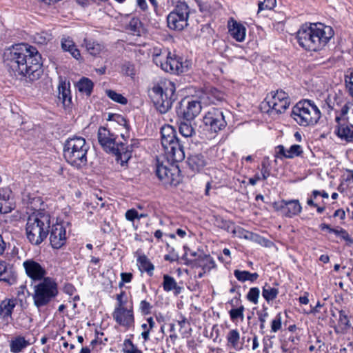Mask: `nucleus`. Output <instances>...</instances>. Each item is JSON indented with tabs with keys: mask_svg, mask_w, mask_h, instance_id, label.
I'll list each match as a JSON object with an SVG mask.
<instances>
[{
	"mask_svg": "<svg viewBox=\"0 0 353 353\" xmlns=\"http://www.w3.org/2000/svg\"><path fill=\"white\" fill-rule=\"evenodd\" d=\"M4 61L15 77H26L30 81L41 74V56L36 48L26 43H19L4 52Z\"/></svg>",
	"mask_w": 353,
	"mask_h": 353,
	"instance_id": "nucleus-1",
	"label": "nucleus"
},
{
	"mask_svg": "<svg viewBox=\"0 0 353 353\" xmlns=\"http://www.w3.org/2000/svg\"><path fill=\"white\" fill-rule=\"evenodd\" d=\"M50 228V215L44 211H37L28 219L27 238L32 245H38L47 237Z\"/></svg>",
	"mask_w": 353,
	"mask_h": 353,
	"instance_id": "nucleus-2",
	"label": "nucleus"
},
{
	"mask_svg": "<svg viewBox=\"0 0 353 353\" xmlns=\"http://www.w3.org/2000/svg\"><path fill=\"white\" fill-rule=\"evenodd\" d=\"M89 145L84 138L73 137L68 138L64 143L63 157L66 161L77 168L87 164V153Z\"/></svg>",
	"mask_w": 353,
	"mask_h": 353,
	"instance_id": "nucleus-3",
	"label": "nucleus"
},
{
	"mask_svg": "<svg viewBox=\"0 0 353 353\" xmlns=\"http://www.w3.org/2000/svg\"><path fill=\"white\" fill-rule=\"evenodd\" d=\"M291 117L301 126H314L321 117V112L312 100L302 99L292 108Z\"/></svg>",
	"mask_w": 353,
	"mask_h": 353,
	"instance_id": "nucleus-4",
	"label": "nucleus"
},
{
	"mask_svg": "<svg viewBox=\"0 0 353 353\" xmlns=\"http://www.w3.org/2000/svg\"><path fill=\"white\" fill-rule=\"evenodd\" d=\"M161 145L168 159L179 162L184 159V143L176 136L175 129L170 125H165L161 129Z\"/></svg>",
	"mask_w": 353,
	"mask_h": 353,
	"instance_id": "nucleus-5",
	"label": "nucleus"
},
{
	"mask_svg": "<svg viewBox=\"0 0 353 353\" xmlns=\"http://www.w3.org/2000/svg\"><path fill=\"white\" fill-rule=\"evenodd\" d=\"M175 85L170 81H163L152 88V100L156 109L161 114L166 113L176 99Z\"/></svg>",
	"mask_w": 353,
	"mask_h": 353,
	"instance_id": "nucleus-6",
	"label": "nucleus"
},
{
	"mask_svg": "<svg viewBox=\"0 0 353 353\" xmlns=\"http://www.w3.org/2000/svg\"><path fill=\"white\" fill-rule=\"evenodd\" d=\"M98 141L103 149L108 153L117 156V160L121 161L123 165L130 158V150L124 148V143L116 141V135L105 127H100L97 133Z\"/></svg>",
	"mask_w": 353,
	"mask_h": 353,
	"instance_id": "nucleus-7",
	"label": "nucleus"
},
{
	"mask_svg": "<svg viewBox=\"0 0 353 353\" xmlns=\"http://www.w3.org/2000/svg\"><path fill=\"white\" fill-rule=\"evenodd\" d=\"M152 60L165 72L177 74L183 72L181 58L166 48H154Z\"/></svg>",
	"mask_w": 353,
	"mask_h": 353,
	"instance_id": "nucleus-8",
	"label": "nucleus"
},
{
	"mask_svg": "<svg viewBox=\"0 0 353 353\" xmlns=\"http://www.w3.org/2000/svg\"><path fill=\"white\" fill-rule=\"evenodd\" d=\"M58 294V285L51 277H46L34 286V304L37 308L47 305Z\"/></svg>",
	"mask_w": 353,
	"mask_h": 353,
	"instance_id": "nucleus-9",
	"label": "nucleus"
},
{
	"mask_svg": "<svg viewBox=\"0 0 353 353\" xmlns=\"http://www.w3.org/2000/svg\"><path fill=\"white\" fill-rule=\"evenodd\" d=\"M312 39L307 51L321 50L334 37V32L331 26L323 23H313Z\"/></svg>",
	"mask_w": 353,
	"mask_h": 353,
	"instance_id": "nucleus-10",
	"label": "nucleus"
},
{
	"mask_svg": "<svg viewBox=\"0 0 353 353\" xmlns=\"http://www.w3.org/2000/svg\"><path fill=\"white\" fill-rule=\"evenodd\" d=\"M190 8L185 2H179L168 15L167 23L170 29L181 31L188 26Z\"/></svg>",
	"mask_w": 353,
	"mask_h": 353,
	"instance_id": "nucleus-11",
	"label": "nucleus"
},
{
	"mask_svg": "<svg viewBox=\"0 0 353 353\" xmlns=\"http://www.w3.org/2000/svg\"><path fill=\"white\" fill-rule=\"evenodd\" d=\"M334 102L332 103L331 100L328 98L327 103L328 107L334 110L335 112V121L336 124L347 121L348 117L347 114L352 103L349 101L344 100L342 97L337 96L336 94L334 96Z\"/></svg>",
	"mask_w": 353,
	"mask_h": 353,
	"instance_id": "nucleus-12",
	"label": "nucleus"
},
{
	"mask_svg": "<svg viewBox=\"0 0 353 353\" xmlns=\"http://www.w3.org/2000/svg\"><path fill=\"white\" fill-rule=\"evenodd\" d=\"M203 121L208 130L215 133L223 130L227 125L223 112L214 108L208 110Z\"/></svg>",
	"mask_w": 353,
	"mask_h": 353,
	"instance_id": "nucleus-13",
	"label": "nucleus"
},
{
	"mask_svg": "<svg viewBox=\"0 0 353 353\" xmlns=\"http://www.w3.org/2000/svg\"><path fill=\"white\" fill-rule=\"evenodd\" d=\"M112 318L120 326L128 330L134 326V316L133 305L129 308L114 310Z\"/></svg>",
	"mask_w": 353,
	"mask_h": 353,
	"instance_id": "nucleus-14",
	"label": "nucleus"
},
{
	"mask_svg": "<svg viewBox=\"0 0 353 353\" xmlns=\"http://www.w3.org/2000/svg\"><path fill=\"white\" fill-rule=\"evenodd\" d=\"M49 233L50 245L54 249H59L65 244L66 229L63 223L53 224Z\"/></svg>",
	"mask_w": 353,
	"mask_h": 353,
	"instance_id": "nucleus-15",
	"label": "nucleus"
},
{
	"mask_svg": "<svg viewBox=\"0 0 353 353\" xmlns=\"http://www.w3.org/2000/svg\"><path fill=\"white\" fill-rule=\"evenodd\" d=\"M23 266L26 274L32 281H42L46 278L47 272L43 266L33 259H28L23 261Z\"/></svg>",
	"mask_w": 353,
	"mask_h": 353,
	"instance_id": "nucleus-16",
	"label": "nucleus"
},
{
	"mask_svg": "<svg viewBox=\"0 0 353 353\" xmlns=\"http://www.w3.org/2000/svg\"><path fill=\"white\" fill-rule=\"evenodd\" d=\"M185 264L191 265L192 268H201L204 272H208L215 267L214 259L210 256L205 254H199L197 258L190 259L187 258V254L184 256Z\"/></svg>",
	"mask_w": 353,
	"mask_h": 353,
	"instance_id": "nucleus-17",
	"label": "nucleus"
},
{
	"mask_svg": "<svg viewBox=\"0 0 353 353\" xmlns=\"http://www.w3.org/2000/svg\"><path fill=\"white\" fill-rule=\"evenodd\" d=\"M313 23L303 25L296 32L298 43L303 49L307 51L312 39Z\"/></svg>",
	"mask_w": 353,
	"mask_h": 353,
	"instance_id": "nucleus-18",
	"label": "nucleus"
},
{
	"mask_svg": "<svg viewBox=\"0 0 353 353\" xmlns=\"http://www.w3.org/2000/svg\"><path fill=\"white\" fill-rule=\"evenodd\" d=\"M15 207L12 193L9 188L0 189V213L10 212Z\"/></svg>",
	"mask_w": 353,
	"mask_h": 353,
	"instance_id": "nucleus-19",
	"label": "nucleus"
},
{
	"mask_svg": "<svg viewBox=\"0 0 353 353\" xmlns=\"http://www.w3.org/2000/svg\"><path fill=\"white\" fill-rule=\"evenodd\" d=\"M203 101L190 99L187 101L186 105L183 110V117L187 121L194 119L199 114L202 110Z\"/></svg>",
	"mask_w": 353,
	"mask_h": 353,
	"instance_id": "nucleus-20",
	"label": "nucleus"
},
{
	"mask_svg": "<svg viewBox=\"0 0 353 353\" xmlns=\"http://www.w3.org/2000/svg\"><path fill=\"white\" fill-rule=\"evenodd\" d=\"M17 281V273L12 265L3 261H0V281L13 285Z\"/></svg>",
	"mask_w": 353,
	"mask_h": 353,
	"instance_id": "nucleus-21",
	"label": "nucleus"
},
{
	"mask_svg": "<svg viewBox=\"0 0 353 353\" xmlns=\"http://www.w3.org/2000/svg\"><path fill=\"white\" fill-rule=\"evenodd\" d=\"M228 28L229 33L236 41L241 42L245 39L246 32L245 26L237 22L234 18H230L228 20Z\"/></svg>",
	"mask_w": 353,
	"mask_h": 353,
	"instance_id": "nucleus-22",
	"label": "nucleus"
},
{
	"mask_svg": "<svg viewBox=\"0 0 353 353\" xmlns=\"http://www.w3.org/2000/svg\"><path fill=\"white\" fill-rule=\"evenodd\" d=\"M334 132L341 139L353 142V124L348 121L336 124Z\"/></svg>",
	"mask_w": 353,
	"mask_h": 353,
	"instance_id": "nucleus-23",
	"label": "nucleus"
},
{
	"mask_svg": "<svg viewBox=\"0 0 353 353\" xmlns=\"http://www.w3.org/2000/svg\"><path fill=\"white\" fill-rule=\"evenodd\" d=\"M70 82L60 80L58 86L59 91V99L62 101L63 105L65 107H68L72 102L71 92H70Z\"/></svg>",
	"mask_w": 353,
	"mask_h": 353,
	"instance_id": "nucleus-24",
	"label": "nucleus"
},
{
	"mask_svg": "<svg viewBox=\"0 0 353 353\" xmlns=\"http://www.w3.org/2000/svg\"><path fill=\"white\" fill-rule=\"evenodd\" d=\"M266 103L269 107L268 110H266V114L270 117H274V116H278L279 114H281L289 107L290 101H282L279 102L268 101Z\"/></svg>",
	"mask_w": 353,
	"mask_h": 353,
	"instance_id": "nucleus-25",
	"label": "nucleus"
},
{
	"mask_svg": "<svg viewBox=\"0 0 353 353\" xmlns=\"http://www.w3.org/2000/svg\"><path fill=\"white\" fill-rule=\"evenodd\" d=\"M189 168L194 172H200L207 164L205 157L201 154H192L187 160Z\"/></svg>",
	"mask_w": 353,
	"mask_h": 353,
	"instance_id": "nucleus-26",
	"label": "nucleus"
},
{
	"mask_svg": "<svg viewBox=\"0 0 353 353\" xmlns=\"http://www.w3.org/2000/svg\"><path fill=\"white\" fill-rule=\"evenodd\" d=\"M179 170L176 167L172 165L169 168L168 172L165 174L160 176L159 179L165 185H176L179 183Z\"/></svg>",
	"mask_w": 353,
	"mask_h": 353,
	"instance_id": "nucleus-27",
	"label": "nucleus"
},
{
	"mask_svg": "<svg viewBox=\"0 0 353 353\" xmlns=\"http://www.w3.org/2000/svg\"><path fill=\"white\" fill-rule=\"evenodd\" d=\"M302 207L299 200L293 199L285 201L284 206V214L287 217H292L301 212Z\"/></svg>",
	"mask_w": 353,
	"mask_h": 353,
	"instance_id": "nucleus-28",
	"label": "nucleus"
},
{
	"mask_svg": "<svg viewBox=\"0 0 353 353\" xmlns=\"http://www.w3.org/2000/svg\"><path fill=\"white\" fill-rule=\"evenodd\" d=\"M16 306L14 299H5L0 303V316L3 319L11 318L12 311Z\"/></svg>",
	"mask_w": 353,
	"mask_h": 353,
	"instance_id": "nucleus-29",
	"label": "nucleus"
},
{
	"mask_svg": "<svg viewBox=\"0 0 353 353\" xmlns=\"http://www.w3.org/2000/svg\"><path fill=\"white\" fill-rule=\"evenodd\" d=\"M30 345L23 336H18L10 341V350L12 353H19Z\"/></svg>",
	"mask_w": 353,
	"mask_h": 353,
	"instance_id": "nucleus-30",
	"label": "nucleus"
},
{
	"mask_svg": "<svg viewBox=\"0 0 353 353\" xmlns=\"http://www.w3.org/2000/svg\"><path fill=\"white\" fill-rule=\"evenodd\" d=\"M223 99L224 94L223 92L215 88H212L208 92L205 93L201 99L203 103L210 104L221 101Z\"/></svg>",
	"mask_w": 353,
	"mask_h": 353,
	"instance_id": "nucleus-31",
	"label": "nucleus"
},
{
	"mask_svg": "<svg viewBox=\"0 0 353 353\" xmlns=\"http://www.w3.org/2000/svg\"><path fill=\"white\" fill-rule=\"evenodd\" d=\"M61 45L64 51L69 52L76 59H79L81 57L80 51L77 48L74 41L69 37L62 38Z\"/></svg>",
	"mask_w": 353,
	"mask_h": 353,
	"instance_id": "nucleus-32",
	"label": "nucleus"
},
{
	"mask_svg": "<svg viewBox=\"0 0 353 353\" xmlns=\"http://www.w3.org/2000/svg\"><path fill=\"white\" fill-rule=\"evenodd\" d=\"M163 288L165 292L174 290L175 294H180L182 290V288L178 285L176 280L168 274L163 275Z\"/></svg>",
	"mask_w": 353,
	"mask_h": 353,
	"instance_id": "nucleus-33",
	"label": "nucleus"
},
{
	"mask_svg": "<svg viewBox=\"0 0 353 353\" xmlns=\"http://www.w3.org/2000/svg\"><path fill=\"white\" fill-rule=\"evenodd\" d=\"M82 45L90 54L94 57L99 55L103 50V45L91 39H85Z\"/></svg>",
	"mask_w": 353,
	"mask_h": 353,
	"instance_id": "nucleus-34",
	"label": "nucleus"
},
{
	"mask_svg": "<svg viewBox=\"0 0 353 353\" xmlns=\"http://www.w3.org/2000/svg\"><path fill=\"white\" fill-rule=\"evenodd\" d=\"M137 263L141 272H146L150 276L152 275L154 267L145 255L139 256L137 259Z\"/></svg>",
	"mask_w": 353,
	"mask_h": 353,
	"instance_id": "nucleus-35",
	"label": "nucleus"
},
{
	"mask_svg": "<svg viewBox=\"0 0 353 353\" xmlns=\"http://www.w3.org/2000/svg\"><path fill=\"white\" fill-rule=\"evenodd\" d=\"M179 131L185 139L191 138L196 134V131L189 121H181L179 124Z\"/></svg>",
	"mask_w": 353,
	"mask_h": 353,
	"instance_id": "nucleus-36",
	"label": "nucleus"
},
{
	"mask_svg": "<svg viewBox=\"0 0 353 353\" xmlns=\"http://www.w3.org/2000/svg\"><path fill=\"white\" fill-rule=\"evenodd\" d=\"M77 88L80 92L90 96L93 89V83L88 78L83 77L77 82Z\"/></svg>",
	"mask_w": 353,
	"mask_h": 353,
	"instance_id": "nucleus-37",
	"label": "nucleus"
},
{
	"mask_svg": "<svg viewBox=\"0 0 353 353\" xmlns=\"http://www.w3.org/2000/svg\"><path fill=\"white\" fill-rule=\"evenodd\" d=\"M234 275L237 280L241 282H245L246 281L254 282L259 277V274L256 272L250 273L248 271H241L239 270H234Z\"/></svg>",
	"mask_w": 353,
	"mask_h": 353,
	"instance_id": "nucleus-38",
	"label": "nucleus"
},
{
	"mask_svg": "<svg viewBox=\"0 0 353 353\" xmlns=\"http://www.w3.org/2000/svg\"><path fill=\"white\" fill-rule=\"evenodd\" d=\"M117 303L114 310L129 308L130 305H133L132 301H128L127 294L125 291H121L116 296Z\"/></svg>",
	"mask_w": 353,
	"mask_h": 353,
	"instance_id": "nucleus-39",
	"label": "nucleus"
},
{
	"mask_svg": "<svg viewBox=\"0 0 353 353\" xmlns=\"http://www.w3.org/2000/svg\"><path fill=\"white\" fill-rule=\"evenodd\" d=\"M240 334L236 329L231 330L227 335V341L229 345L234 349L239 346Z\"/></svg>",
	"mask_w": 353,
	"mask_h": 353,
	"instance_id": "nucleus-40",
	"label": "nucleus"
},
{
	"mask_svg": "<svg viewBox=\"0 0 353 353\" xmlns=\"http://www.w3.org/2000/svg\"><path fill=\"white\" fill-rule=\"evenodd\" d=\"M155 322L152 317H149L146 320V323L141 325L143 331L141 332V336L145 341H148L150 338V330L154 327Z\"/></svg>",
	"mask_w": 353,
	"mask_h": 353,
	"instance_id": "nucleus-41",
	"label": "nucleus"
},
{
	"mask_svg": "<svg viewBox=\"0 0 353 353\" xmlns=\"http://www.w3.org/2000/svg\"><path fill=\"white\" fill-rule=\"evenodd\" d=\"M107 96L112 101L117 102L120 104L125 105L128 103V100L121 94L117 93L112 90H107L105 91Z\"/></svg>",
	"mask_w": 353,
	"mask_h": 353,
	"instance_id": "nucleus-42",
	"label": "nucleus"
},
{
	"mask_svg": "<svg viewBox=\"0 0 353 353\" xmlns=\"http://www.w3.org/2000/svg\"><path fill=\"white\" fill-rule=\"evenodd\" d=\"M34 41L39 45H45L52 39V35L46 32L36 33L34 35Z\"/></svg>",
	"mask_w": 353,
	"mask_h": 353,
	"instance_id": "nucleus-43",
	"label": "nucleus"
},
{
	"mask_svg": "<svg viewBox=\"0 0 353 353\" xmlns=\"http://www.w3.org/2000/svg\"><path fill=\"white\" fill-rule=\"evenodd\" d=\"M122 351L123 353H142L137 346L129 339L124 340Z\"/></svg>",
	"mask_w": 353,
	"mask_h": 353,
	"instance_id": "nucleus-44",
	"label": "nucleus"
},
{
	"mask_svg": "<svg viewBox=\"0 0 353 353\" xmlns=\"http://www.w3.org/2000/svg\"><path fill=\"white\" fill-rule=\"evenodd\" d=\"M303 153L302 148L300 145L294 144L290 149L287 150L286 159H293L295 157L301 156Z\"/></svg>",
	"mask_w": 353,
	"mask_h": 353,
	"instance_id": "nucleus-45",
	"label": "nucleus"
},
{
	"mask_svg": "<svg viewBox=\"0 0 353 353\" xmlns=\"http://www.w3.org/2000/svg\"><path fill=\"white\" fill-rule=\"evenodd\" d=\"M168 162L167 164H164L163 162H160L159 159H157L155 163V173L158 178H160V176L163 174H165L166 172H168L169 166Z\"/></svg>",
	"mask_w": 353,
	"mask_h": 353,
	"instance_id": "nucleus-46",
	"label": "nucleus"
},
{
	"mask_svg": "<svg viewBox=\"0 0 353 353\" xmlns=\"http://www.w3.org/2000/svg\"><path fill=\"white\" fill-rule=\"evenodd\" d=\"M272 99L270 101H290L288 94L283 90H276L275 92H272Z\"/></svg>",
	"mask_w": 353,
	"mask_h": 353,
	"instance_id": "nucleus-47",
	"label": "nucleus"
},
{
	"mask_svg": "<svg viewBox=\"0 0 353 353\" xmlns=\"http://www.w3.org/2000/svg\"><path fill=\"white\" fill-rule=\"evenodd\" d=\"M319 228L321 230H327L329 233H333L336 236H339L342 231H343L345 229L341 227H336V228H332L331 226L327 223H321L319 225Z\"/></svg>",
	"mask_w": 353,
	"mask_h": 353,
	"instance_id": "nucleus-48",
	"label": "nucleus"
},
{
	"mask_svg": "<svg viewBox=\"0 0 353 353\" xmlns=\"http://www.w3.org/2000/svg\"><path fill=\"white\" fill-rule=\"evenodd\" d=\"M259 293L260 290L258 288H252L248 293L247 298L250 302L256 304L258 302Z\"/></svg>",
	"mask_w": 353,
	"mask_h": 353,
	"instance_id": "nucleus-49",
	"label": "nucleus"
},
{
	"mask_svg": "<svg viewBox=\"0 0 353 353\" xmlns=\"http://www.w3.org/2000/svg\"><path fill=\"white\" fill-rule=\"evenodd\" d=\"M152 307L151 304L148 301L143 300L139 303V309L142 314L146 315L151 312Z\"/></svg>",
	"mask_w": 353,
	"mask_h": 353,
	"instance_id": "nucleus-50",
	"label": "nucleus"
},
{
	"mask_svg": "<svg viewBox=\"0 0 353 353\" xmlns=\"http://www.w3.org/2000/svg\"><path fill=\"white\" fill-rule=\"evenodd\" d=\"M281 313H279L275 318L272 320L271 323V330L272 332H276L281 327Z\"/></svg>",
	"mask_w": 353,
	"mask_h": 353,
	"instance_id": "nucleus-51",
	"label": "nucleus"
},
{
	"mask_svg": "<svg viewBox=\"0 0 353 353\" xmlns=\"http://www.w3.org/2000/svg\"><path fill=\"white\" fill-rule=\"evenodd\" d=\"M230 318L232 321H234L237 319H243V307H240L235 309H232L230 311Z\"/></svg>",
	"mask_w": 353,
	"mask_h": 353,
	"instance_id": "nucleus-52",
	"label": "nucleus"
},
{
	"mask_svg": "<svg viewBox=\"0 0 353 353\" xmlns=\"http://www.w3.org/2000/svg\"><path fill=\"white\" fill-rule=\"evenodd\" d=\"M279 294V290L276 288H269L266 289V301L270 302V301L276 299Z\"/></svg>",
	"mask_w": 353,
	"mask_h": 353,
	"instance_id": "nucleus-53",
	"label": "nucleus"
},
{
	"mask_svg": "<svg viewBox=\"0 0 353 353\" xmlns=\"http://www.w3.org/2000/svg\"><path fill=\"white\" fill-rule=\"evenodd\" d=\"M271 206H272V208H274V210L276 212H280V214L281 215H283L284 214V206L285 205V200H281V201H274L273 203H271L270 204Z\"/></svg>",
	"mask_w": 353,
	"mask_h": 353,
	"instance_id": "nucleus-54",
	"label": "nucleus"
},
{
	"mask_svg": "<svg viewBox=\"0 0 353 353\" xmlns=\"http://www.w3.org/2000/svg\"><path fill=\"white\" fill-rule=\"evenodd\" d=\"M345 83L348 92L353 89V71L347 72L345 74Z\"/></svg>",
	"mask_w": 353,
	"mask_h": 353,
	"instance_id": "nucleus-55",
	"label": "nucleus"
},
{
	"mask_svg": "<svg viewBox=\"0 0 353 353\" xmlns=\"http://www.w3.org/2000/svg\"><path fill=\"white\" fill-rule=\"evenodd\" d=\"M29 294L30 293H29L28 290H27V288L25 285H21L17 288V296L21 301H23V300L26 299V295Z\"/></svg>",
	"mask_w": 353,
	"mask_h": 353,
	"instance_id": "nucleus-56",
	"label": "nucleus"
},
{
	"mask_svg": "<svg viewBox=\"0 0 353 353\" xmlns=\"http://www.w3.org/2000/svg\"><path fill=\"white\" fill-rule=\"evenodd\" d=\"M125 216L126 219L130 221H134L135 219H140V216H139V213L135 209H130L127 210Z\"/></svg>",
	"mask_w": 353,
	"mask_h": 353,
	"instance_id": "nucleus-57",
	"label": "nucleus"
},
{
	"mask_svg": "<svg viewBox=\"0 0 353 353\" xmlns=\"http://www.w3.org/2000/svg\"><path fill=\"white\" fill-rule=\"evenodd\" d=\"M339 237L344 240L346 242V245L350 246L353 244V238L350 236L349 233L346 230L342 231L341 234L339 236Z\"/></svg>",
	"mask_w": 353,
	"mask_h": 353,
	"instance_id": "nucleus-58",
	"label": "nucleus"
},
{
	"mask_svg": "<svg viewBox=\"0 0 353 353\" xmlns=\"http://www.w3.org/2000/svg\"><path fill=\"white\" fill-rule=\"evenodd\" d=\"M339 323H341V324H343L347 327L350 326V320L344 310H341L339 311Z\"/></svg>",
	"mask_w": 353,
	"mask_h": 353,
	"instance_id": "nucleus-59",
	"label": "nucleus"
},
{
	"mask_svg": "<svg viewBox=\"0 0 353 353\" xmlns=\"http://www.w3.org/2000/svg\"><path fill=\"white\" fill-rule=\"evenodd\" d=\"M276 0H266V10H269L270 11V13L266 14V17H271L272 16V10L273 8L276 6Z\"/></svg>",
	"mask_w": 353,
	"mask_h": 353,
	"instance_id": "nucleus-60",
	"label": "nucleus"
},
{
	"mask_svg": "<svg viewBox=\"0 0 353 353\" xmlns=\"http://www.w3.org/2000/svg\"><path fill=\"white\" fill-rule=\"evenodd\" d=\"M133 275L130 272H122L121 274V279L125 283H130L132 279Z\"/></svg>",
	"mask_w": 353,
	"mask_h": 353,
	"instance_id": "nucleus-61",
	"label": "nucleus"
},
{
	"mask_svg": "<svg viewBox=\"0 0 353 353\" xmlns=\"http://www.w3.org/2000/svg\"><path fill=\"white\" fill-rule=\"evenodd\" d=\"M334 217L339 216L341 220H344L345 219V212L343 209H338L336 210L334 214Z\"/></svg>",
	"mask_w": 353,
	"mask_h": 353,
	"instance_id": "nucleus-62",
	"label": "nucleus"
},
{
	"mask_svg": "<svg viewBox=\"0 0 353 353\" xmlns=\"http://www.w3.org/2000/svg\"><path fill=\"white\" fill-rule=\"evenodd\" d=\"M319 195L321 196L323 198H326V199L328 198V196H329L328 194L325 191H324V190H323L322 192H321L319 190H313V192H312V196L314 199L316 198V196H319Z\"/></svg>",
	"mask_w": 353,
	"mask_h": 353,
	"instance_id": "nucleus-63",
	"label": "nucleus"
},
{
	"mask_svg": "<svg viewBox=\"0 0 353 353\" xmlns=\"http://www.w3.org/2000/svg\"><path fill=\"white\" fill-rule=\"evenodd\" d=\"M277 149V153L279 155L283 156V157L286 158L287 156V150L285 148V147L283 145H279L276 147Z\"/></svg>",
	"mask_w": 353,
	"mask_h": 353,
	"instance_id": "nucleus-64",
	"label": "nucleus"
}]
</instances>
